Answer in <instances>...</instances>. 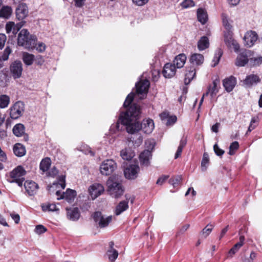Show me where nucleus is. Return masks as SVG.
I'll use <instances>...</instances> for the list:
<instances>
[{
    "label": "nucleus",
    "mask_w": 262,
    "mask_h": 262,
    "mask_svg": "<svg viewBox=\"0 0 262 262\" xmlns=\"http://www.w3.org/2000/svg\"><path fill=\"white\" fill-rule=\"evenodd\" d=\"M11 53V49L9 47H7L3 52L2 55L0 57V59L2 61L8 60L10 54Z\"/></svg>",
    "instance_id": "ea45409f"
},
{
    "label": "nucleus",
    "mask_w": 262,
    "mask_h": 262,
    "mask_svg": "<svg viewBox=\"0 0 262 262\" xmlns=\"http://www.w3.org/2000/svg\"><path fill=\"white\" fill-rule=\"evenodd\" d=\"M186 60V56L184 54H180L175 57L173 60V64L177 68H181L183 67Z\"/></svg>",
    "instance_id": "bb28decb"
},
{
    "label": "nucleus",
    "mask_w": 262,
    "mask_h": 262,
    "mask_svg": "<svg viewBox=\"0 0 262 262\" xmlns=\"http://www.w3.org/2000/svg\"><path fill=\"white\" fill-rule=\"evenodd\" d=\"M181 179H182L180 176H177L174 178H171L169 181V183L172 185L173 187H176L180 184Z\"/></svg>",
    "instance_id": "49530a36"
},
{
    "label": "nucleus",
    "mask_w": 262,
    "mask_h": 262,
    "mask_svg": "<svg viewBox=\"0 0 262 262\" xmlns=\"http://www.w3.org/2000/svg\"><path fill=\"white\" fill-rule=\"evenodd\" d=\"M261 79L257 74H251L247 75L243 82L244 85L248 88H251L254 85L259 83Z\"/></svg>",
    "instance_id": "f8f14e48"
},
{
    "label": "nucleus",
    "mask_w": 262,
    "mask_h": 262,
    "mask_svg": "<svg viewBox=\"0 0 262 262\" xmlns=\"http://www.w3.org/2000/svg\"><path fill=\"white\" fill-rule=\"evenodd\" d=\"M224 41L226 45L229 48H232V45L235 41L232 36L229 34L224 35Z\"/></svg>",
    "instance_id": "58836bf2"
},
{
    "label": "nucleus",
    "mask_w": 262,
    "mask_h": 262,
    "mask_svg": "<svg viewBox=\"0 0 262 262\" xmlns=\"http://www.w3.org/2000/svg\"><path fill=\"white\" fill-rule=\"evenodd\" d=\"M176 71V66L174 64L167 63L164 66L162 73L165 78H170L175 75Z\"/></svg>",
    "instance_id": "dca6fc26"
},
{
    "label": "nucleus",
    "mask_w": 262,
    "mask_h": 262,
    "mask_svg": "<svg viewBox=\"0 0 262 262\" xmlns=\"http://www.w3.org/2000/svg\"><path fill=\"white\" fill-rule=\"evenodd\" d=\"M24 187L26 192L30 196L36 194L38 189V185L33 181H26L24 183Z\"/></svg>",
    "instance_id": "a211bd4d"
},
{
    "label": "nucleus",
    "mask_w": 262,
    "mask_h": 262,
    "mask_svg": "<svg viewBox=\"0 0 262 262\" xmlns=\"http://www.w3.org/2000/svg\"><path fill=\"white\" fill-rule=\"evenodd\" d=\"M149 84V81L148 80L137 82L136 84V93L138 95L145 94L146 95Z\"/></svg>",
    "instance_id": "4468645a"
},
{
    "label": "nucleus",
    "mask_w": 262,
    "mask_h": 262,
    "mask_svg": "<svg viewBox=\"0 0 262 262\" xmlns=\"http://www.w3.org/2000/svg\"><path fill=\"white\" fill-rule=\"evenodd\" d=\"M13 152L18 157L24 156L26 154L25 147L20 143H16L13 147Z\"/></svg>",
    "instance_id": "a878e982"
},
{
    "label": "nucleus",
    "mask_w": 262,
    "mask_h": 262,
    "mask_svg": "<svg viewBox=\"0 0 262 262\" xmlns=\"http://www.w3.org/2000/svg\"><path fill=\"white\" fill-rule=\"evenodd\" d=\"M7 156L6 153L1 149L0 147V161L2 162H6L7 160Z\"/></svg>",
    "instance_id": "052dcab7"
},
{
    "label": "nucleus",
    "mask_w": 262,
    "mask_h": 262,
    "mask_svg": "<svg viewBox=\"0 0 262 262\" xmlns=\"http://www.w3.org/2000/svg\"><path fill=\"white\" fill-rule=\"evenodd\" d=\"M92 216L96 225L101 228L107 227L112 220V216H105L100 211L95 212Z\"/></svg>",
    "instance_id": "39448f33"
},
{
    "label": "nucleus",
    "mask_w": 262,
    "mask_h": 262,
    "mask_svg": "<svg viewBox=\"0 0 262 262\" xmlns=\"http://www.w3.org/2000/svg\"><path fill=\"white\" fill-rule=\"evenodd\" d=\"M51 165V159L47 157L42 159L40 163V169L43 172L47 171Z\"/></svg>",
    "instance_id": "473e14b6"
},
{
    "label": "nucleus",
    "mask_w": 262,
    "mask_h": 262,
    "mask_svg": "<svg viewBox=\"0 0 262 262\" xmlns=\"http://www.w3.org/2000/svg\"><path fill=\"white\" fill-rule=\"evenodd\" d=\"M10 70L14 79L20 78L23 71V66L21 61L16 60L12 62L10 65Z\"/></svg>",
    "instance_id": "9b49d317"
},
{
    "label": "nucleus",
    "mask_w": 262,
    "mask_h": 262,
    "mask_svg": "<svg viewBox=\"0 0 262 262\" xmlns=\"http://www.w3.org/2000/svg\"><path fill=\"white\" fill-rule=\"evenodd\" d=\"M46 47L45 43L42 42L39 43L38 46L36 47V50L39 52H43L45 51Z\"/></svg>",
    "instance_id": "680f3d73"
},
{
    "label": "nucleus",
    "mask_w": 262,
    "mask_h": 262,
    "mask_svg": "<svg viewBox=\"0 0 262 262\" xmlns=\"http://www.w3.org/2000/svg\"><path fill=\"white\" fill-rule=\"evenodd\" d=\"M245 241V237L243 235H241L239 237V241L236 244L238 246L239 248H241L244 243Z\"/></svg>",
    "instance_id": "774afa93"
},
{
    "label": "nucleus",
    "mask_w": 262,
    "mask_h": 262,
    "mask_svg": "<svg viewBox=\"0 0 262 262\" xmlns=\"http://www.w3.org/2000/svg\"><path fill=\"white\" fill-rule=\"evenodd\" d=\"M25 126L23 124H16L13 128V133L17 137L22 136L25 133Z\"/></svg>",
    "instance_id": "2f4dec72"
},
{
    "label": "nucleus",
    "mask_w": 262,
    "mask_h": 262,
    "mask_svg": "<svg viewBox=\"0 0 262 262\" xmlns=\"http://www.w3.org/2000/svg\"><path fill=\"white\" fill-rule=\"evenodd\" d=\"M209 42L207 36H203L198 42V48L200 51L204 50L209 47Z\"/></svg>",
    "instance_id": "cd10ccee"
},
{
    "label": "nucleus",
    "mask_w": 262,
    "mask_h": 262,
    "mask_svg": "<svg viewBox=\"0 0 262 262\" xmlns=\"http://www.w3.org/2000/svg\"><path fill=\"white\" fill-rule=\"evenodd\" d=\"M22 59L23 62L26 65L31 66L33 64L35 60V56L34 55L28 52H24L23 53Z\"/></svg>",
    "instance_id": "c756f323"
},
{
    "label": "nucleus",
    "mask_w": 262,
    "mask_h": 262,
    "mask_svg": "<svg viewBox=\"0 0 262 262\" xmlns=\"http://www.w3.org/2000/svg\"><path fill=\"white\" fill-rule=\"evenodd\" d=\"M135 94L129 93L126 97L123 106L126 108V113L122 114L120 120L126 125V129L129 134H134L140 129L147 134L152 132L154 128V123L152 119L143 120L142 123L139 121L141 115L140 106L136 103H132Z\"/></svg>",
    "instance_id": "f257e3e1"
},
{
    "label": "nucleus",
    "mask_w": 262,
    "mask_h": 262,
    "mask_svg": "<svg viewBox=\"0 0 262 262\" xmlns=\"http://www.w3.org/2000/svg\"><path fill=\"white\" fill-rule=\"evenodd\" d=\"M76 196V192L74 190L68 189L66 192H63L60 198H57V200L65 199L69 203H71L74 201Z\"/></svg>",
    "instance_id": "aec40b11"
},
{
    "label": "nucleus",
    "mask_w": 262,
    "mask_h": 262,
    "mask_svg": "<svg viewBox=\"0 0 262 262\" xmlns=\"http://www.w3.org/2000/svg\"><path fill=\"white\" fill-rule=\"evenodd\" d=\"M58 173V171L55 167L52 168L48 172L49 176L52 177H55Z\"/></svg>",
    "instance_id": "4d7b16f0"
},
{
    "label": "nucleus",
    "mask_w": 262,
    "mask_h": 262,
    "mask_svg": "<svg viewBox=\"0 0 262 262\" xmlns=\"http://www.w3.org/2000/svg\"><path fill=\"white\" fill-rule=\"evenodd\" d=\"M104 191V187L99 183H95L89 188V194L93 200L100 195Z\"/></svg>",
    "instance_id": "9d476101"
},
{
    "label": "nucleus",
    "mask_w": 262,
    "mask_h": 262,
    "mask_svg": "<svg viewBox=\"0 0 262 262\" xmlns=\"http://www.w3.org/2000/svg\"><path fill=\"white\" fill-rule=\"evenodd\" d=\"M24 111V104L22 102L18 101L10 108V117L13 119H17L23 115Z\"/></svg>",
    "instance_id": "0eeeda50"
},
{
    "label": "nucleus",
    "mask_w": 262,
    "mask_h": 262,
    "mask_svg": "<svg viewBox=\"0 0 262 262\" xmlns=\"http://www.w3.org/2000/svg\"><path fill=\"white\" fill-rule=\"evenodd\" d=\"M16 17L18 20H23L28 14V7L25 3L19 4L15 10Z\"/></svg>",
    "instance_id": "2eb2a0df"
},
{
    "label": "nucleus",
    "mask_w": 262,
    "mask_h": 262,
    "mask_svg": "<svg viewBox=\"0 0 262 262\" xmlns=\"http://www.w3.org/2000/svg\"><path fill=\"white\" fill-rule=\"evenodd\" d=\"M37 38L30 34L27 29H22L17 37V44L19 46L27 49H33L36 46Z\"/></svg>",
    "instance_id": "f03ea898"
},
{
    "label": "nucleus",
    "mask_w": 262,
    "mask_h": 262,
    "mask_svg": "<svg viewBox=\"0 0 262 262\" xmlns=\"http://www.w3.org/2000/svg\"><path fill=\"white\" fill-rule=\"evenodd\" d=\"M35 63L39 66H41L44 62V59L41 55H38L35 58Z\"/></svg>",
    "instance_id": "6e6d98bb"
},
{
    "label": "nucleus",
    "mask_w": 262,
    "mask_h": 262,
    "mask_svg": "<svg viewBox=\"0 0 262 262\" xmlns=\"http://www.w3.org/2000/svg\"><path fill=\"white\" fill-rule=\"evenodd\" d=\"M195 76V69L193 67H190L189 70L186 71V73L185 74V77L184 79V83L185 85L189 84Z\"/></svg>",
    "instance_id": "393cba45"
},
{
    "label": "nucleus",
    "mask_w": 262,
    "mask_h": 262,
    "mask_svg": "<svg viewBox=\"0 0 262 262\" xmlns=\"http://www.w3.org/2000/svg\"><path fill=\"white\" fill-rule=\"evenodd\" d=\"M249 61L253 66H259L262 63V56L257 58H250Z\"/></svg>",
    "instance_id": "a18cd8bd"
},
{
    "label": "nucleus",
    "mask_w": 262,
    "mask_h": 262,
    "mask_svg": "<svg viewBox=\"0 0 262 262\" xmlns=\"http://www.w3.org/2000/svg\"><path fill=\"white\" fill-rule=\"evenodd\" d=\"M257 38V33L255 31H250L246 34L244 39L246 45L248 47H251L254 45Z\"/></svg>",
    "instance_id": "f3484780"
},
{
    "label": "nucleus",
    "mask_w": 262,
    "mask_h": 262,
    "mask_svg": "<svg viewBox=\"0 0 262 262\" xmlns=\"http://www.w3.org/2000/svg\"><path fill=\"white\" fill-rule=\"evenodd\" d=\"M10 103V98L6 95L0 96V108H4L8 106Z\"/></svg>",
    "instance_id": "72a5a7b5"
},
{
    "label": "nucleus",
    "mask_w": 262,
    "mask_h": 262,
    "mask_svg": "<svg viewBox=\"0 0 262 262\" xmlns=\"http://www.w3.org/2000/svg\"><path fill=\"white\" fill-rule=\"evenodd\" d=\"M222 18L223 24L225 28L227 30H230L232 28V26L229 23L228 20L227 15L225 13L222 14Z\"/></svg>",
    "instance_id": "37998d69"
},
{
    "label": "nucleus",
    "mask_w": 262,
    "mask_h": 262,
    "mask_svg": "<svg viewBox=\"0 0 262 262\" xmlns=\"http://www.w3.org/2000/svg\"><path fill=\"white\" fill-rule=\"evenodd\" d=\"M236 82V78L233 76H230L223 80V85L225 90L229 93L233 90Z\"/></svg>",
    "instance_id": "ddd939ff"
},
{
    "label": "nucleus",
    "mask_w": 262,
    "mask_h": 262,
    "mask_svg": "<svg viewBox=\"0 0 262 262\" xmlns=\"http://www.w3.org/2000/svg\"><path fill=\"white\" fill-rule=\"evenodd\" d=\"M116 168V164L113 160H106L103 161L100 167L102 174L108 176L111 174Z\"/></svg>",
    "instance_id": "423d86ee"
},
{
    "label": "nucleus",
    "mask_w": 262,
    "mask_h": 262,
    "mask_svg": "<svg viewBox=\"0 0 262 262\" xmlns=\"http://www.w3.org/2000/svg\"><path fill=\"white\" fill-rule=\"evenodd\" d=\"M12 10L10 6H3L0 10V17L8 19L11 15Z\"/></svg>",
    "instance_id": "7c9ffc66"
},
{
    "label": "nucleus",
    "mask_w": 262,
    "mask_h": 262,
    "mask_svg": "<svg viewBox=\"0 0 262 262\" xmlns=\"http://www.w3.org/2000/svg\"><path fill=\"white\" fill-rule=\"evenodd\" d=\"M181 5L183 8L186 9L194 6V3L193 0H184Z\"/></svg>",
    "instance_id": "de8ad7c7"
},
{
    "label": "nucleus",
    "mask_w": 262,
    "mask_h": 262,
    "mask_svg": "<svg viewBox=\"0 0 262 262\" xmlns=\"http://www.w3.org/2000/svg\"><path fill=\"white\" fill-rule=\"evenodd\" d=\"M125 113L126 111L125 112H121L117 122L111 126L110 131L112 134H115L117 132L122 130L124 126L126 127V125L123 124L121 121L120 120L121 115Z\"/></svg>",
    "instance_id": "4be33fe9"
},
{
    "label": "nucleus",
    "mask_w": 262,
    "mask_h": 262,
    "mask_svg": "<svg viewBox=\"0 0 262 262\" xmlns=\"http://www.w3.org/2000/svg\"><path fill=\"white\" fill-rule=\"evenodd\" d=\"M177 118L176 116H169L166 124L167 125H172L177 121Z\"/></svg>",
    "instance_id": "5fc2aeb1"
},
{
    "label": "nucleus",
    "mask_w": 262,
    "mask_h": 262,
    "mask_svg": "<svg viewBox=\"0 0 262 262\" xmlns=\"http://www.w3.org/2000/svg\"><path fill=\"white\" fill-rule=\"evenodd\" d=\"M140 167L137 164H130L124 170L125 177L129 180H134L138 177Z\"/></svg>",
    "instance_id": "6e6552de"
},
{
    "label": "nucleus",
    "mask_w": 262,
    "mask_h": 262,
    "mask_svg": "<svg viewBox=\"0 0 262 262\" xmlns=\"http://www.w3.org/2000/svg\"><path fill=\"white\" fill-rule=\"evenodd\" d=\"M223 55L222 50L218 48L214 54V58L212 60V62H214L213 64L212 65L213 67H215L219 62L220 59Z\"/></svg>",
    "instance_id": "c9c22d12"
},
{
    "label": "nucleus",
    "mask_w": 262,
    "mask_h": 262,
    "mask_svg": "<svg viewBox=\"0 0 262 262\" xmlns=\"http://www.w3.org/2000/svg\"><path fill=\"white\" fill-rule=\"evenodd\" d=\"M26 174V171L23 166H17L10 173V177L13 179L12 181H10V182L16 183L19 186L21 187L25 181L24 176Z\"/></svg>",
    "instance_id": "20e7f679"
},
{
    "label": "nucleus",
    "mask_w": 262,
    "mask_h": 262,
    "mask_svg": "<svg viewBox=\"0 0 262 262\" xmlns=\"http://www.w3.org/2000/svg\"><path fill=\"white\" fill-rule=\"evenodd\" d=\"M7 37L5 34L0 33V50H2L5 44Z\"/></svg>",
    "instance_id": "864d4df0"
},
{
    "label": "nucleus",
    "mask_w": 262,
    "mask_h": 262,
    "mask_svg": "<svg viewBox=\"0 0 262 262\" xmlns=\"http://www.w3.org/2000/svg\"><path fill=\"white\" fill-rule=\"evenodd\" d=\"M167 178L168 176H163L158 179L156 184L160 185H162L163 183L167 180Z\"/></svg>",
    "instance_id": "e2e57ef3"
},
{
    "label": "nucleus",
    "mask_w": 262,
    "mask_h": 262,
    "mask_svg": "<svg viewBox=\"0 0 262 262\" xmlns=\"http://www.w3.org/2000/svg\"><path fill=\"white\" fill-rule=\"evenodd\" d=\"M126 200H127V198H126ZM128 207V201L127 200L122 201L116 206L115 214L116 215H119L123 212L126 210Z\"/></svg>",
    "instance_id": "412c9836"
},
{
    "label": "nucleus",
    "mask_w": 262,
    "mask_h": 262,
    "mask_svg": "<svg viewBox=\"0 0 262 262\" xmlns=\"http://www.w3.org/2000/svg\"><path fill=\"white\" fill-rule=\"evenodd\" d=\"M239 248H239L236 244H235L233 247L229 250V254L231 256H232L238 251Z\"/></svg>",
    "instance_id": "13d9d810"
},
{
    "label": "nucleus",
    "mask_w": 262,
    "mask_h": 262,
    "mask_svg": "<svg viewBox=\"0 0 262 262\" xmlns=\"http://www.w3.org/2000/svg\"><path fill=\"white\" fill-rule=\"evenodd\" d=\"M239 147V144L238 142L234 141L232 142L229 147V151L228 154L230 155H233L235 154V151Z\"/></svg>",
    "instance_id": "a19ab883"
},
{
    "label": "nucleus",
    "mask_w": 262,
    "mask_h": 262,
    "mask_svg": "<svg viewBox=\"0 0 262 262\" xmlns=\"http://www.w3.org/2000/svg\"><path fill=\"white\" fill-rule=\"evenodd\" d=\"M251 56V52L248 50H244L237 57L235 65L238 67H244L249 61V57Z\"/></svg>",
    "instance_id": "1a4fd4ad"
},
{
    "label": "nucleus",
    "mask_w": 262,
    "mask_h": 262,
    "mask_svg": "<svg viewBox=\"0 0 262 262\" xmlns=\"http://www.w3.org/2000/svg\"><path fill=\"white\" fill-rule=\"evenodd\" d=\"M107 191L113 198H118L124 192V188L121 183V181L118 177L111 176L106 182Z\"/></svg>",
    "instance_id": "7ed1b4c3"
},
{
    "label": "nucleus",
    "mask_w": 262,
    "mask_h": 262,
    "mask_svg": "<svg viewBox=\"0 0 262 262\" xmlns=\"http://www.w3.org/2000/svg\"><path fill=\"white\" fill-rule=\"evenodd\" d=\"M208 89L210 92V96L212 98L216 94L219 92V88H215V86L210 85L208 87Z\"/></svg>",
    "instance_id": "09e8293b"
},
{
    "label": "nucleus",
    "mask_w": 262,
    "mask_h": 262,
    "mask_svg": "<svg viewBox=\"0 0 262 262\" xmlns=\"http://www.w3.org/2000/svg\"><path fill=\"white\" fill-rule=\"evenodd\" d=\"M107 254L110 260L114 261L118 256V252L115 249H110L107 251Z\"/></svg>",
    "instance_id": "4c0bfd02"
},
{
    "label": "nucleus",
    "mask_w": 262,
    "mask_h": 262,
    "mask_svg": "<svg viewBox=\"0 0 262 262\" xmlns=\"http://www.w3.org/2000/svg\"><path fill=\"white\" fill-rule=\"evenodd\" d=\"M11 216L16 224H18L20 220V216L18 214H11Z\"/></svg>",
    "instance_id": "0e129e2a"
},
{
    "label": "nucleus",
    "mask_w": 262,
    "mask_h": 262,
    "mask_svg": "<svg viewBox=\"0 0 262 262\" xmlns=\"http://www.w3.org/2000/svg\"><path fill=\"white\" fill-rule=\"evenodd\" d=\"M133 2L137 6H141L146 4L149 0H132Z\"/></svg>",
    "instance_id": "bf43d9fd"
},
{
    "label": "nucleus",
    "mask_w": 262,
    "mask_h": 262,
    "mask_svg": "<svg viewBox=\"0 0 262 262\" xmlns=\"http://www.w3.org/2000/svg\"><path fill=\"white\" fill-rule=\"evenodd\" d=\"M204 56L199 53L193 54L190 58V62L193 65L200 66L204 62Z\"/></svg>",
    "instance_id": "b1692460"
},
{
    "label": "nucleus",
    "mask_w": 262,
    "mask_h": 262,
    "mask_svg": "<svg viewBox=\"0 0 262 262\" xmlns=\"http://www.w3.org/2000/svg\"><path fill=\"white\" fill-rule=\"evenodd\" d=\"M47 231V229L41 225H37L35 228V232L37 234H40L45 233Z\"/></svg>",
    "instance_id": "8fccbe9b"
},
{
    "label": "nucleus",
    "mask_w": 262,
    "mask_h": 262,
    "mask_svg": "<svg viewBox=\"0 0 262 262\" xmlns=\"http://www.w3.org/2000/svg\"><path fill=\"white\" fill-rule=\"evenodd\" d=\"M151 157V154L149 149L145 150L142 152L139 157L141 164L148 166L149 164V159Z\"/></svg>",
    "instance_id": "5701e85b"
},
{
    "label": "nucleus",
    "mask_w": 262,
    "mask_h": 262,
    "mask_svg": "<svg viewBox=\"0 0 262 262\" xmlns=\"http://www.w3.org/2000/svg\"><path fill=\"white\" fill-rule=\"evenodd\" d=\"M120 156L123 159L127 161L130 160L133 158L132 154L129 153L126 149L121 151Z\"/></svg>",
    "instance_id": "79ce46f5"
},
{
    "label": "nucleus",
    "mask_w": 262,
    "mask_h": 262,
    "mask_svg": "<svg viewBox=\"0 0 262 262\" xmlns=\"http://www.w3.org/2000/svg\"><path fill=\"white\" fill-rule=\"evenodd\" d=\"M91 208V203L89 202H84L82 203V204L80 206V209H81L82 211L85 212L89 210V209Z\"/></svg>",
    "instance_id": "603ef678"
},
{
    "label": "nucleus",
    "mask_w": 262,
    "mask_h": 262,
    "mask_svg": "<svg viewBox=\"0 0 262 262\" xmlns=\"http://www.w3.org/2000/svg\"><path fill=\"white\" fill-rule=\"evenodd\" d=\"M197 17L198 20L202 24H205L208 19L207 12L202 8H199L197 11Z\"/></svg>",
    "instance_id": "c85d7f7f"
},
{
    "label": "nucleus",
    "mask_w": 262,
    "mask_h": 262,
    "mask_svg": "<svg viewBox=\"0 0 262 262\" xmlns=\"http://www.w3.org/2000/svg\"><path fill=\"white\" fill-rule=\"evenodd\" d=\"M85 0H74L75 6L77 7H82L84 4Z\"/></svg>",
    "instance_id": "338daca9"
},
{
    "label": "nucleus",
    "mask_w": 262,
    "mask_h": 262,
    "mask_svg": "<svg viewBox=\"0 0 262 262\" xmlns=\"http://www.w3.org/2000/svg\"><path fill=\"white\" fill-rule=\"evenodd\" d=\"M220 126V123H218V122L216 123L215 124L212 125L211 127L212 132L216 133H217L219 132V128Z\"/></svg>",
    "instance_id": "69168bd1"
},
{
    "label": "nucleus",
    "mask_w": 262,
    "mask_h": 262,
    "mask_svg": "<svg viewBox=\"0 0 262 262\" xmlns=\"http://www.w3.org/2000/svg\"><path fill=\"white\" fill-rule=\"evenodd\" d=\"M213 226L211 224H208L202 230V234L206 237L210 234L213 229Z\"/></svg>",
    "instance_id": "c03bdc74"
},
{
    "label": "nucleus",
    "mask_w": 262,
    "mask_h": 262,
    "mask_svg": "<svg viewBox=\"0 0 262 262\" xmlns=\"http://www.w3.org/2000/svg\"><path fill=\"white\" fill-rule=\"evenodd\" d=\"M213 149L215 154L218 156H222L225 152L224 150L221 149L217 144L214 145Z\"/></svg>",
    "instance_id": "3c124183"
},
{
    "label": "nucleus",
    "mask_w": 262,
    "mask_h": 262,
    "mask_svg": "<svg viewBox=\"0 0 262 262\" xmlns=\"http://www.w3.org/2000/svg\"><path fill=\"white\" fill-rule=\"evenodd\" d=\"M186 143H187V140L186 139H182L181 140V141L180 142L179 145L178 147L177 152L174 156L175 159H177L181 156V153L182 152V150H183V148L184 147V146L186 145Z\"/></svg>",
    "instance_id": "f704fd0d"
},
{
    "label": "nucleus",
    "mask_w": 262,
    "mask_h": 262,
    "mask_svg": "<svg viewBox=\"0 0 262 262\" xmlns=\"http://www.w3.org/2000/svg\"><path fill=\"white\" fill-rule=\"evenodd\" d=\"M209 162V155L207 152H204L201 162V169L202 171H205L207 169Z\"/></svg>",
    "instance_id": "e433bc0d"
},
{
    "label": "nucleus",
    "mask_w": 262,
    "mask_h": 262,
    "mask_svg": "<svg viewBox=\"0 0 262 262\" xmlns=\"http://www.w3.org/2000/svg\"><path fill=\"white\" fill-rule=\"evenodd\" d=\"M66 209L67 217L69 220L76 221L79 219L80 213L77 207L67 208Z\"/></svg>",
    "instance_id": "6ab92c4d"
}]
</instances>
